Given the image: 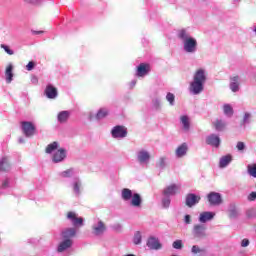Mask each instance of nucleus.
I'll return each instance as SVG.
<instances>
[{
	"instance_id": "f03ea898",
	"label": "nucleus",
	"mask_w": 256,
	"mask_h": 256,
	"mask_svg": "<svg viewBox=\"0 0 256 256\" xmlns=\"http://www.w3.org/2000/svg\"><path fill=\"white\" fill-rule=\"evenodd\" d=\"M76 235V229L72 227H68L66 229H63L61 232V243H59L57 247L58 253H64V251H67L70 249L73 245V238Z\"/></svg>"
},
{
	"instance_id": "f257e3e1",
	"label": "nucleus",
	"mask_w": 256,
	"mask_h": 256,
	"mask_svg": "<svg viewBox=\"0 0 256 256\" xmlns=\"http://www.w3.org/2000/svg\"><path fill=\"white\" fill-rule=\"evenodd\" d=\"M207 82L206 70L199 68L194 72L193 80L190 82L189 91L190 94L197 96L204 91L205 84Z\"/></svg>"
},
{
	"instance_id": "052dcab7",
	"label": "nucleus",
	"mask_w": 256,
	"mask_h": 256,
	"mask_svg": "<svg viewBox=\"0 0 256 256\" xmlns=\"http://www.w3.org/2000/svg\"><path fill=\"white\" fill-rule=\"evenodd\" d=\"M253 30H254V32H255V34H256V26H254Z\"/></svg>"
},
{
	"instance_id": "13d9d810",
	"label": "nucleus",
	"mask_w": 256,
	"mask_h": 256,
	"mask_svg": "<svg viewBox=\"0 0 256 256\" xmlns=\"http://www.w3.org/2000/svg\"><path fill=\"white\" fill-rule=\"evenodd\" d=\"M32 82L35 83V84L38 82L37 76H33V77H32Z\"/></svg>"
},
{
	"instance_id": "7c9ffc66",
	"label": "nucleus",
	"mask_w": 256,
	"mask_h": 256,
	"mask_svg": "<svg viewBox=\"0 0 256 256\" xmlns=\"http://www.w3.org/2000/svg\"><path fill=\"white\" fill-rule=\"evenodd\" d=\"M233 157L228 154V156H222L220 157L219 165L220 167H227L229 163H231Z\"/></svg>"
},
{
	"instance_id": "a18cd8bd",
	"label": "nucleus",
	"mask_w": 256,
	"mask_h": 256,
	"mask_svg": "<svg viewBox=\"0 0 256 256\" xmlns=\"http://www.w3.org/2000/svg\"><path fill=\"white\" fill-rule=\"evenodd\" d=\"M44 0H23L24 3H29V5H41Z\"/></svg>"
},
{
	"instance_id": "3c124183",
	"label": "nucleus",
	"mask_w": 256,
	"mask_h": 256,
	"mask_svg": "<svg viewBox=\"0 0 256 256\" xmlns=\"http://www.w3.org/2000/svg\"><path fill=\"white\" fill-rule=\"evenodd\" d=\"M192 222V218H191V215L187 214V215H184V223L186 225H190Z\"/></svg>"
},
{
	"instance_id": "a211bd4d",
	"label": "nucleus",
	"mask_w": 256,
	"mask_h": 256,
	"mask_svg": "<svg viewBox=\"0 0 256 256\" xmlns=\"http://www.w3.org/2000/svg\"><path fill=\"white\" fill-rule=\"evenodd\" d=\"M206 143L212 147H220L221 138L218 134H210L206 137Z\"/></svg>"
},
{
	"instance_id": "4468645a",
	"label": "nucleus",
	"mask_w": 256,
	"mask_h": 256,
	"mask_svg": "<svg viewBox=\"0 0 256 256\" xmlns=\"http://www.w3.org/2000/svg\"><path fill=\"white\" fill-rule=\"evenodd\" d=\"M201 200L200 195H196V193H188L186 195V205L188 207H194Z\"/></svg>"
},
{
	"instance_id": "412c9836",
	"label": "nucleus",
	"mask_w": 256,
	"mask_h": 256,
	"mask_svg": "<svg viewBox=\"0 0 256 256\" xmlns=\"http://www.w3.org/2000/svg\"><path fill=\"white\" fill-rule=\"evenodd\" d=\"M150 70H151V67L149 66V64H145L144 62H142L137 67L136 76H139V77L146 76L147 74H149Z\"/></svg>"
},
{
	"instance_id": "ddd939ff",
	"label": "nucleus",
	"mask_w": 256,
	"mask_h": 256,
	"mask_svg": "<svg viewBox=\"0 0 256 256\" xmlns=\"http://www.w3.org/2000/svg\"><path fill=\"white\" fill-rule=\"evenodd\" d=\"M181 189L180 183H171L170 185H167L165 187V193L168 194L169 199H171L172 196L177 195Z\"/></svg>"
},
{
	"instance_id": "1a4fd4ad",
	"label": "nucleus",
	"mask_w": 256,
	"mask_h": 256,
	"mask_svg": "<svg viewBox=\"0 0 256 256\" xmlns=\"http://www.w3.org/2000/svg\"><path fill=\"white\" fill-rule=\"evenodd\" d=\"M21 128L26 138H31L32 136L35 135L36 126L33 124V122H22Z\"/></svg>"
},
{
	"instance_id": "473e14b6",
	"label": "nucleus",
	"mask_w": 256,
	"mask_h": 256,
	"mask_svg": "<svg viewBox=\"0 0 256 256\" xmlns=\"http://www.w3.org/2000/svg\"><path fill=\"white\" fill-rule=\"evenodd\" d=\"M223 112H224L225 116H227L228 118H231L234 114V110H233L231 104H224Z\"/></svg>"
},
{
	"instance_id": "de8ad7c7",
	"label": "nucleus",
	"mask_w": 256,
	"mask_h": 256,
	"mask_svg": "<svg viewBox=\"0 0 256 256\" xmlns=\"http://www.w3.org/2000/svg\"><path fill=\"white\" fill-rule=\"evenodd\" d=\"M1 48H3L5 52H7V54H10V55L14 54V50H12L9 46H7V44H1Z\"/></svg>"
},
{
	"instance_id": "4be33fe9",
	"label": "nucleus",
	"mask_w": 256,
	"mask_h": 256,
	"mask_svg": "<svg viewBox=\"0 0 256 256\" xmlns=\"http://www.w3.org/2000/svg\"><path fill=\"white\" fill-rule=\"evenodd\" d=\"M66 155H67L66 150H64V148H59V150H57V152H54L52 160L55 163H59L60 161H63V159H65Z\"/></svg>"
},
{
	"instance_id": "f704fd0d",
	"label": "nucleus",
	"mask_w": 256,
	"mask_h": 256,
	"mask_svg": "<svg viewBox=\"0 0 256 256\" xmlns=\"http://www.w3.org/2000/svg\"><path fill=\"white\" fill-rule=\"evenodd\" d=\"M167 165V157L166 156H161L159 157L158 161L156 162V167L159 169H165Z\"/></svg>"
},
{
	"instance_id": "6ab92c4d",
	"label": "nucleus",
	"mask_w": 256,
	"mask_h": 256,
	"mask_svg": "<svg viewBox=\"0 0 256 256\" xmlns=\"http://www.w3.org/2000/svg\"><path fill=\"white\" fill-rule=\"evenodd\" d=\"M216 213L214 211H203L200 213L199 221L205 225L208 221H212L214 219Z\"/></svg>"
},
{
	"instance_id": "393cba45",
	"label": "nucleus",
	"mask_w": 256,
	"mask_h": 256,
	"mask_svg": "<svg viewBox=\"0 0 256 256\" xmlns=\"http://www.w3.org/2000/svg\"><path fill=\"white\" fill-rule=\"evenodd\" d=\"M162 195V207H164V209H169L171 205V199L169 197V194L166 193V187H164V189L162 190Z\"/></svg>"
},
{
	"instance_id": "c03bdc74",
	"label": "nucleus",
	"mask_w": 256,
	"mask_h": 256,
	"mask_svg": "<svg viewBox=\"0 0 256 256\" xmlns=\"http://www.w3.org/2000/svg\"><path fill=\"white\" fill-rule=\"evenodd\" d=\"M191 251L194 255H197L198 253H203L204 249H201L199 245H193Z\"/></svg>"
},
{
	"instance_id": "09e8293b",
	"label": "nucleus",
	"mask_w": 256,
	"mask_h": 256,
	"mask_svg": "<svg viewBox=\"0 0 256 256\" xmlns=\"http://www.w3.org/2000/svg\"><path fill=\"white\" fill-rule=\"evenodd\" d=\"M248 201H256V191H251L249 195H247Z\"/></svg>"
},
{
	"instance_id": "e433bc0d",
	"label": "nucleus",
	"mask_w": 256,
	"mask_h": 256,
	"mask_svg": "<svg viewBox=\"0 0 256 256\" xmlns=\"http://www.w3.org/2000/svg\"><path fill=\"white\" fill-rule=\"evenodd\" d=\"M166 100L169 102L170 106H175V94L168 92L166 95Z\"/></svg>"
},
{
	"instance_id": "a19ab883",
	"label": "nucleus",
	"mask_w": 256,
	"mask_h": 256,
	"mask_svg": "<svg viewBox=\"0 0 256 256\" xmlns=\"http://www.w3.org/2000/svg\"><path fill=\"white\" fill-rule=\"evenodd\" d=\"M172 247L174 249H183V241L181 239H177L173 242Z\"/></svg>"
},
{
	"instance_id": "e2e57ef3",
	"label": "nucleus",
	"mask_w": 256,
	"mask_h": 256,
	"mask_svg": "<svg viewBox=\"0 0 256 256\" xmlns=\"http://www.w3.org/2000/svg\"><path fill=\"white\" fill-rule=\"evenodd\" d=\"M0 243H1V238H0Z\"/></svg>"
},
{
	"instance_id": "0e129e2a",
	"label": "nucleus",
	"mask_w": 256,
	"mask_h": 256,
	"mask_svg": "<svg viewBox=\"0 0 256 256\" xmlns=\"http://www.w3.org/2000/svg\"><path fill=\"white\" fill-rule=\"evenodd\" d=\"M171 256H176V255H171Z\"/></svg>"
},
{
	"instance_id": "bf43d9fd",
	"label": "nucleus",
	"mask_w": 256,
	"mask_h": 256,
	"mask_svg": "<svg viewBox=\"0 0 256 256\" xmlns=\"http://www.w3.org/2000/svg\"><path fill=\"white\" fill-rule=\"evenodd\" d=\"M18 142L19 143H25V140H24V138H19Z\"/></svg>"
},
{
	"instance_id": "5701e85b",
	"label": "nucleus",
	"mask_w": 256,
	"mask_h": 256,
	"mask_svg": "<svg viewBox=\"0 0 256 256\" xmlns=\"http://www.w3.org/2000/svg\"><path fill=\"white\" fill-rule=\"evenodd\" d=\"M188 149V144H186V142H183V144H181V146H178L175 151L176 157H185V155H187L188 153Z\"/></svg>"
},
{
	"instance_id": "0eeeda50",
	"label": "nucleus",
	"mask_w": 256,
	"mask_h": 256,
	"mask_svg": "<svg viewBox=\"0 0 256 256\" xmlns=\"http://www.w3.org/2000/svg\"><path fill=\"white\" fill-rule=\"evenodd\" d=\"M127 134L128 130L125 128V126H114V128L111 130V136L116 140H122L123 138H126Z\"/></svg>"
},
{
	"instance_id": "7ed1b4c3",
	"label": "nucleus",
	"mask_w": 256,
	"mask_h": 256,
	"mask_svg": "<svg viewBox=\"0 0 256 256\" xmlns=\"http://www.w3.org/2000/svg\"><path fill=\"white\" fill-rule=\"evenodd\" d=\"M122 199H124V201H129L130 199H132L131 205H133V207H140L142 203L141 195L139 193H133L132 189H129L127 187L122 189Z\"/></svg>"
},
{
	"instance_id": "dca6fc26",
	"label": "nucleus",
	"mask_w": 256,
	"mask_h": 256,
	"mask_svg": "<svg viewBox=\"0 0 256 256\" xmlns=\"http://www.w3.org/2000/svg\"><path fill=\"white\" fill-rule=\"evenodd\" d=\"M137 159L141 165L149 163L151 154H149L147 150H139V152H137Z\"/></svg>"
},
{
	"instance_id": "bb28decb",
	"label": "nucleus",
	"mask_w": 256,
	"mask_h": 256,
	"mask_svg": "<svg viewBox=\"0 0 256 256\" xmlns=\"http://www.w3.org/2000/svg\"><path fill=\"white\" fill-rule=\"evenodd\" d=\"M228 213H229V217L231 219H235L238 217L239 211H238L235 203H230V205L228 206Z\"/></svg>"
},
{
	"instance_id": "f8f14e48",
	"label": "nucleus",
	"mask_w": 256,
	"mask_h": 256,
	"mask_svg": "<svg viewBox=\"0 0 256 256\" xmlns=\"http://www.w3.org/2000/svg\"><path fill=\"white\" fill-rule=\"evenodd\" d=\"M67 217L71 221L72 225H74L73 229H75V227H82L84 225L83 217H77L76 213L73 211H69Z\"/></svg>"
},
{
	"instance_id": "58836bf2",
	"label": "nucleus",
	"mask_w": 256,
	"mask_h": 256,
	"mask_svg": "<svg viewBox=\"0 0 256 256\" xmlns=\"http://www.w3.org/2000/svg\"><path fill=\"white\" fill-rule=\"evenodd\" d=\"M249 175H252V177H256V163H253L252 165L247 166Z\"/></svg>"
},
{
	"instance_id": "39448f33",
	"label": "nucleus",
	"mask_w": 256,
	"mask_h": 256,
	"mask_svg": "<svg viewBox=\"0 0 256 256\" xmlns=\"http://www.w3.org/2000/svg\"><path fill=\"white\" fill-rule=\"evenodd\" d=\"M77 171L75 173V175L73 176V179L70 183L73 193L79 197L83 191V181H81L80 177H77Z\"/></svg>"
},
{
	"instance_id": "2f4dec72",
	"label": "nucleus",
	"mask_w": 256,
	"mask_h": 256,
	"mask_svg": "<svg viewBox=\"0 0 256 256\" xmlns=\"http://www.w3.org/2000/svg\"><path fill=\"white\" fill-rule=\"evenodd\" d=\"M251 121H252V114L250 112H245L241 122V126L245 128L248 124H251Z\"/></svg>"
},
{
	"instance_id": "9b49d317",
	"label": "nucleus",
	"mask_w": 256,
	"mask_h": 256,
	"mask_svg": "<svg viewBox=\"0 0 256 256\" xmlns=\"http://www.w3.org/2000/svg\"><path fill=\"white\" fill-rule=\"evenodd\" d=\"M147 247H149V249H152L154 251H159V249H162L163 245L161 241H159L158 237L151 236V237H148L147 239Z\"/></svg>"
},
{
	"instance_id": "aec40b11",
	"label": "nucleus",
	"mask_w": 256,
	"mask_h": 256,
	"mask_svg": "<svg viewBox=\"0 0 256 256\" xmlns=\"http://www.w3.org/2000/svg\"><path fill=\"white\" fill-rule=\"evenodd\" d=\"M241 84L240 76H232L230 78V90L232 92H239Z\"/></svg>"
},
{
	"instance_id": "4d7b16f0",
	"label": "nucleus",
	"mask_w": 256,
	"mask_h": 256,
	"mask_svg": "<svg viewBox=\"0 0 256 256\" xmlns=\"http://www.w3.org/2000/svg\"><path fill=\"white\" fill-rule=\"evenodd\" d=\"M136 84H137V80H132L130 82V88H134L136 86Z\"/></svg>"
},
{
	"instance_id": "37998d69",
	"label": "nucleus",
	"mask_w": 256,
	"mask_h": 256,
	"mask_svg": "<svg viewBox=\"0 0 256 256\" xmlns=\"http://www.w3.org/2000/svg\"><path fill=\"white\" fill-rule=\"evenodd\" d=\"M152 105L155 110H159V108H161V100H159V98H154V100H152Z\"/></svg>"
},
{
	"instance_id": "6e6552de",
	"label": "nucleus",
	"mask_w": 256,
	"mask_h": 256,
	"mask_svg": "<svg viewBox=\"0 0 256 256\" xmlns=\"http://www.w3.org/2000/svg\"><path fill=\"white\" fill-rule=\"evenodd\" d=\"M107 230V227L101 219H95L94 223L92 225V233L96 236H101L105 231Z\"/></svg>"
},
{
	"instance_id": "864d4df0",
	"label": "nucleus",
	"mask_w": 256,
	"mask_h": 256,
	"mask_svg": "<svg viewBox=\"0 0 256 256\" xmlns=\"http://www.w3.org/2000/svg\"><path fill=\"white\" fill-rule=\"evenodd\" d=\"M249 245H250L249 239H242L241 247H249Z\"/></svg>"
},
{
	"instance_id": "a878e982",
	"label": "nucleus",
	"mask_w": 256,
	"mask_h": 256,
	"mask_svg": "<svg viewBox=\"0 0 256 256\" xmlns=\"http://www.w3.org/2000/svg\"><path fill=\"white\" fill-rule=\"evenodd\" d=\"M213 126L216 132H223L227 128V122L225 120H215Z\"/></svg>"
},
{
	"instance_id": "20e7f679",
	"label": "nucleus",
	"mask_w": 256,
	"mask_h": 256,
	"mask_svg": "<svg viewBox=\"0 0 256 256\" xmlns=\"http://www.w3.org/2000/svg\"><path fill=\"white\" fill-rule=\"evenodd\" d=\"M206 231H207L206 225H203V223H201V221H200V223H197L192 228V235L196 239H204L205 237H207Z\"/></svg>"
},
{
	"instance_id": "cd10ccee",
	"label": "nucleus",
	"mask_w": 256,
	"mask_h": 256,
	"mask_svg": "<svg viewBox=\"0 0 256 256\" xmlns=\"http://www.w3.org/2000/svg\"><path fill=\"white\" fill-rule=\"evenodd\" d=\"M11 169V165L9 163L8 157H2L0 159V171H9Z\"/></svg>"
},
{
	"instance_id": "f3484780",
	"label": "nucleus",
	"mask_w": 256,
	"mask_h": 256,
	"mask_svg": "<svg viewBox=\"0 0 256 256\" xmlns=\"http://www.w3.org/2000/svg\"><path fill=\"white\" fill-rule=\"evenodd\" d=\"M177 36H178V38H180V40H182L183 50L186 52V43H187L188 36H189V30L187 28H180L177 31Z\"/></svg>"
},
{
	"instance_id": "5fc2aeb1",
	"label": "nucleus",
	"mask_w": 256,
	"mask_h": 256,
	"mask_svg": "<svg viewBox=\"0 0 256 256\" xmlns=\"http://www.w3.org/2000/svg\"><path fill=\"white\" fill-rule=\"evenodd\" d=\"M112 229H114L115 231H121L122 225L120 223H115L114 225H112Z\"/></svg>"
},
{
	"instance_id": "72a5a7b5",
	"label": "nucleus",
	"mask_w": 256,
	"mask_h": 256,
	"mask_svg": "<svg viewBox=\"0 0 256 256\" xmlns=\"http://www.w3.org/2000/svg\"><path fill=\"white\" fill-rule=\"evenodd\" d=\"M108 114H109V110H107V108H101L97 112L95 118H96V120H103V118H106V116H108Z\"/></svg>"
},
{
	"instance_id": "603ef678",
	"label": "nucleus",
	"mask_w": 256,
	"mask_h": 256,
	"mask_svg": "<svg viewBox=\"0 0 256 256\" xmlns=\"http://www.w3.org/2000/svg\"><path fill=\"white\" fill-rule=\"evenodd\" d=\"M35 68V62L34 61H30L28 62L26 69L27 70H33Z\"/></svg>"
},
{
	"instance_id": "6e6d98bb",
	"label": "nucleus",
	"mask_w": 256,
	"mask_h": 256,
	"mask_svg": "<svg viewBox=\"0 0 256 256\" xmlns=\"http://www.w3.org/2000/svg\"><path fill=\"white\" fill-rule=\"evenodd\" d=\"M44 30H32V34H43Z\"/></svg>"
},
{
	"instance_id": "680f3d73",
	"label": "nucleus",
	"mask_w": 256,
	"mask_h": 256,
	"mask_svg": "<svg viewBox=\"0 0 256 256\" xmlns=\"http://www.w3.org/2000/svg\"><path fill=\"white\" fill-rule=\"evenodd\" d=\"M124 256H136V255H133V254H129V255H124Z\"/></svg>"
},
{
	"instance_id": "c9c22d12",
	"label": "nucleus",
	"mask_w": 256,
	"mask_h": 256,
	"mask_svg": "<svg viewBox=\"0 0 256 256\" xmlns=\"http://www.w3.org/2000/svg\"><path fill=\"white\" fill-rule=\"evenodd\" d=\"M61 177H74L76 175V169L71 167L70 169H66L65 171H61Z\"/></svg>"
},
{
	"instance_id": "8fccbe9b",
	"label": "nucleus",
	"mask_w": 256,
	"mask_h": 256,
	"mask_svg": "<svg viewBox=\"0 0 256 256\" xmlns=\"http://www.w3.org/2000/svg\"><path fill=\"white\" fill-rule=\"evenodd\" d=\"M238 151H244V149H246V144L245 142H238L236 145Z\"/></svg>"
},
{
	"instance_id": "4c0bfd02",
	"label": "nucleus",
	"mask_w": 256,
	"mask_h": 256,
	"mask_svg": "<svg viewBox=\"0 0 256 256\" xmlns=\"http://www.w3.org/2000/svg\"><path fill=\"white\" fill-rule=\"evenodd\" d=\"M133 242L135 245H140L142 243V233L140 231L135 233Z\"/></svg>"
},
{
	"instance_id": "9d476101",
	"label": "nucleus",
	"mask_w": 256,
	"mask_h": 256,
	"mask_svg": "<svg viewBox=\"0 0 256 256\" xmlns=\"http://www.w3.org/2000/svg\"><path fill=\"white\" fill-rule=\"evenodd\" d=\"M208 202L210 205H221L223 203V197L221 193H218L216 191H211L207 195Z\"/></svg>"
},
{
	"instance_id": "c85d7f7f",
	"label": "nucleus",
	"mask_w": 256,
	"mask_h": 256,
	"mask_svg": "<svg viewBox=\"0 0 256 256\" xmlns=\"http://www.w3.org/2000/svg\"><path fill=\"white\" fill-rule=\"evenodd\" d=\"M180 122H181V124L183 126V130L185 132H189L190 126H191L189 116H181L180 117Z\"/></svg>"
},
{
	"instance_id": "423d86ee",
	"label": "nucleus",
	"mask_w": 256,
	"mask_h": 256,
	"mask_svg": "<svg viewBox=\"0 0 256 256\" xmlns=\"http://www.w3.org/2000/svg\"><path fill=\"white\" fill-rule=\"evenodd\" d=\"M185 48H186V52L190 54H194L195 52H197V48H198V42L196 38L191 36L189 30H188L187 40L185 43Z\"/></svg>"
},
{
	"instance_id": "79ce46f5",
	"label": "nucleus",
	"mask_w": 256,
	"mask_h": 256,
	"mask_svg": "<svg viewBox=\"0 0 256 256\" xmlns=\"http://www.w3.org/2000/svg\"><path fill=\"white\" fill-rule=\"evenodd\" d=\"M246 215L249 219H253L254 217H256V209L255 208L247 209Z\"/></svg>"
},
{
	"instance_id": "49530a36",
	"label": "nucleus",
	"mask_w": 256,
	"mask_h": 256,
	"mask_svg": "<svg viewBox=\"0 0 256 256\" xmlns=\"http://www.w3.org/2000/svg\"><path fill=\"white\" fill-rule=\"evenodd\" d=\"M11 186V179H9V177H7L6 179H4L2 181V188L3 189H7V187Z\"/></svg>"
},
{
	"instance_id": "b1692460",
	"label": "nucleus",
	"mask_w": 256,
	"mask_h": 256,
	"mask_svg": "<svg viewBox=\"0 0 256 256\" xmlns=\"http://www.w3.org/2000/svg\"><path fill=\"white\" fill-rule=\"evenodd\" d=\"M5 78L7 84H11L13 82L14 74H13V64H8L5 70Z\"/></svg>"
},
{
	"instance_id": "2eb2a0df",
	"label": "nucleus",
	"mask_w": 256,
	"mask_h": 256,
	"mask_svg": "<svg viewBox=\"0 0 256 256\" xmlns=\"http://www.w3.org/2000/svg\"><path fill=\"white\" fill-rule=\"evenodd\" d=\"M44 94H46V97L50 100H54L58 96V90L53 84H48L44 90Z\"/></svg>"
},
{
	"instance_id": "ea45409f",
	"label": "nucleus",
	"mask_w": 256,
	"mask_h": 256,
	"mask_svg": "<svg viewBox=\"0 0 256 256\" xmlns=\"http://www.w3.org/2000/svg\"><path fill=\"white\" fill-rule=\"evenodd\" d=\"M58 147V142H53L52 144H49L46 148V153H52V151H55Z\"/></svg>"
},
{
	"instance_id": "c756f323",
	"label": "nucleus",
	"mask_w": 256,
	"mask_h": 256,
	"mask_svg": "<svg viewBox=\"0 0 256 256\" xmlns=\"http://www.w3.org/2000/svg\"><path fill=\"white\" fill-rule=\"evenodd\" d=\"M69 118H70V112L68 110H63L58 114V122H60L61 124H63L64 122H67Z\"/></svg>"
}]
</instances>
